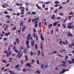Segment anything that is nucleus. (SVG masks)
<instances>
[{
	"label": "nucleus",
	"instance_id": "39448f33",
	"mask_svg": "<svg viewBox=\"0 0 74 74\" xmlns=\"http://www.w3.org/2000/svg\"><path fill=\"white\" fill-rule=\"evenodd\" d=\"M71 61L72 62H71ZM71 61L70 60L69 61V64H72V63H74V59H72L71 60Z\"/></svg>",
	"mask_w": 74,
	"mask_h": 74
},
{
	"label": "nucleus",
	"instance_id": "bb28decb",
	"mask_svg": "<svg viewBox=\"0 0 74 74\" xmlns=\"http://www.w3.org/2000/svg\"><path fill=\"white\" fill-rule=\"evenodd\" d=\"M2 62H3V63H4V62H5V63H7V61L5 60H2Z\"/></svg>",
	"mask_w": 74,
	"mask_h": 74
},
{
	"label": "nucleus",
	"instance_id": "5701e85b",
	"mask_svg": "<svg viewBox=\"0 0 74 74\" xmlns=\"http://www.w3.org/2000/svg\"><path fill=\"white\" fill-rule=\"evenodd\" d=\"M19 67V65L18 64L16 65L15 67V69H18Z\"/></svg>",
	"mask_w": 74,
	"mask_h": 74
},
{
	"label": "nucleus",
	"instance_id": "2f4dec72",
	"mask_svg": "<svg viewBox=\"0 0 74 74\" xmlns=\"http://www.w3.org/2000/svg\"><path fill=\"white\" fill-rule=\"evenodd\" d=\"M14 51L16 53H18V50H16V49H15V50H14Z\"/></svg>",
	"mask_w": 74,
	"mask_h": 74
},
{
	"label": "nucleus",
	"instance_id": "13d9d810",
	"mask_svg": "<svg viewBox=\"0 0 74 74\" xmlns=\"http://www.w3.org/2000/svg\"><path fill=\"white\" fill-rule=\"evenodd\" d=\"M59 15H62V16H63V14L60 13L59 14Z\"/></svg>",
	"mask_w": 74,
	"mask_h": 74
},
{
	"label": "nucleus",
	"instance_id": "6ab92c4d",
	"mask_svg": "<svg viewBox=\"0 0 74 74\" xmlns=\"http://www.w3.org/2000/svg\"><path fill=\"white\" fill-rule=\"evenodd\" d=\"M52 26L53 25L52 24H50L48 26L49 29H50V28H51V27H52Z\"/></svg>",
	"mask_w": 74,
	"mask_h": 74
},
{
	"label": "nucleus",
	"instance_id": "a18cd8bd",
	"mask_svg": "<svg viewBox=\"0 0 74 74\" xmlns=\"http://www.w3.org/2000/svg\"><path fill=\"white\" fill-rule=\"evenodd\" d=\"M31 56H33V53L32 52H30Z\"/></svg>",
	"mask_w": 74,
	"mask_h": 74
},
{
	"label": "nucleus",
	"instance_id": "9d476101",
	"mask_svg": "<svg viewBox=\"0 0 74 74\" xmlns=\"http://www.w3.org/2000/svg\"><path fill=\"white\" fill-rule=\"evenodd\" d=\"M66 71V69H64L62 70V71L60 73V74H63V73H64Z\"/></svg>",
	"mask_w": 74,
	"mask_h": 74
},
{
	"label": "nucleus",
	"instance_id": "412c9836",
	"mask_svg": "<svg viewBox=\"0 0 74 74\" xmlns=\"http://www.w3.org/2000/svg\"><path fill=\"white\" fill-rule=\"evenodd\" d=\"M40 53H41V52L40 50H39L38 52V56H39L40 55Z\"/></svg>",
	"mask_w": 74,
	"mask_h": 74
},
{
	"label": "nucleus",
	"instance_id": "6e6d98bb",
	"mask_svg": "<svg viewBox=\"0 0 74 74\" xmlns=\"http://www.w3.org/2000/svg\"><path fill=\"white\" fill-rule=\"evenodd\" d=\"M37 26H38V25L37 24H35V27L36 28V27H37Z\"/></svg>",
	"mask_w": 74,
	"mask_h": 74
},
{
	"label": "nucleus",
	"instance_id": "bf43d9fd",
	"mask_svg": "<svg viewBox=\"0 0 74 74\" xmlns=\"http://www.w3.org/2000/svg\"><path fill=\"white\" fill-rule=\"evenodd\" d=\"M60 17H58L56 18V19H60Z\"/></svg>",
	"mask_w": 74,
	"mask_h": 74
},
{
	"label": "nucleus",
	"instance_id": "6e6552de",
	"mask_svg": "<svg viewBox=\"0 0 74 74\" xmlns=\"http://www.w3.org/2000/svg\"><path fill=\"white\" fill-rule=\"evenodd\" d=\"M37 20H39V18H37L36 19V18L32 19V22L34 23V21H37Z\"/></svg>",
	"mask_w": 74,
	"mask_h": 74
},
{
	"label": "nucleus",
	"instance_id": "052dcab7",
	"mask_svg": "<svg viewBox=\"0 0 74 74\" xmlns=\"http://www.w3.org/2000/svg\"><path fill=\"white\" fill-rule=\"evenodd\" d=\"M37 23H38V21H36L35 22V24H37Z\"/></svg>",
	"mask_w": 74,
	"mask_h": 74
},
{
	"label": "nucleus",
	"instance_id": "338daca9",
	"mask_svg": "<svg viewBox=\"0 0 74 74\" xmlns=\"http://www.w3.org/2000/svg\"><path fill=\"white\" fill-rule=\"evenodd\" d=\"M62 6H60L59 8V10H60V9H62Z\"/></svg>",
	"mask_w": 74,
	"mask_h": 74
},
{
	"label": "nucleus",
	"instance_id": "72a5a7b5",
	"mask_svg": "<svg viewBox=\"0 0 74 74\" xmlns=\"http://www.w3.org/2000/svg\"><path fill=\"white\" fill-rule=\"evenodd\" d=\"M27 48H28V49H29L30 47V45H27Z\"/></svg>",
	"mask_w": 74,
	"mask_h": 74
},
{
	"label": "nucleus",
	"instance_id": "c85d7f7f",
	"mask_svg": "<svg viewBox=\"0 0 74 74\" xmlns=\"http://www.w3.org/2000/svg\"><path fill=\"white\" fill-rule=\"evenodd\" d=\"M73 14L74 13H73V12H71L70 13L69 15H73Z\"/></svg>",
	"mask_w": 74,
	"mask_h": 74
},
{
	"label": "nucleus",
	"instance_id": "09e8293b",
	"mask_svg": "<svg viewBox=\"0 0 74 74\" xmlns=\"http://www.w3.org/2000/svg\"><path fill=\"white\" fill-rule=\"evenodd\" d=\"M30 13H31V12L30 11H28L27 13V14H28L29 15H30Z\"/></svg>",
	"mask_w": 74,
	"mask_h": 74
},
{
	"label": "nucleus",
	"instance_id": "0eeeda50",
	"mask_svg": "<svg viewBox=\"0 0 74 74\" xmlns=\"http://www.w3.org/2000/svg\"><path fill=\"white\" fill-rule=\"evenodd\" d=\"M67 36H68V37H73V35L71 34V32H69L68 34L67 35Z\"/></svg>",
	"mask_w": 74,
	"mask_h": 74
},
{
	"label": "nucleus",
	"instance_id": "a211bd4d",
	"mask_svg": "<svg viewBox=\"0 0 74 74\" xmlns=\"http://www.w3.org/2000/svg\"><path fill=\"white\" fill-rule=\"evenodd\" d=\"M31 44L32 46V47H33V46H34V42L33 41H32L31 42Z\"/></svg>",
	"mask_w": 74,
	"mask_h": 74
},
{
	"label": "nucleus",
	"instance_id": "ea45409f",
	"mask_svg": "<svg viewBox=\"0 0 74 74\" xmlns=\"http://www.w3.org/2000/svg\"><path fill=\"white\" fill-rule=\"evenodd\" d=\"M23 72H25L26 71V69H25V68H23Z\"/></svg>",
	"mask_w": 74,
	"mask_h": 74
},
{
	"label": "nucleus",
	"instance_id": "c03bdc74",
	"mask_svg": "<svg viewBox=\"0 0 74 74\" xmlns=\"http://www.w3.org/2000/svg\"><path fill=\"white\" fill-rule=\"evenodd\" d=\"M6 17L8 18H10V16H9V15H7L6 16Z\"/></svg>",
	"mask_w": 74,
	"mask_h": 74
},
{
	"label": "nucleus",
	"instance_id": "4c0bfd02",
	"mask_svg": "<svg viewBox=\"0 0 74 74\" xmlns=\"http://www.w3.org/2000/svg\"><path fill=\"white\" fill-rule=\"evenodd\" d=\"M67 20V18H66L64 21H63V23H65L66 21Z\"/></svg>",
	"mask_w": 74,
	"mask_h": 74
},
{
	"label": "nucleus",
	"instance_id": "ddd939ff",
	"mask_svg": "<svg viewBox=\"0 0 74 74\" xmlns=\"http://www.w3.org/2000/svg\"><path fill=\"white\" fill-rule=\"evenodd\" d=\"M16 43L17 44H19V39L18 38H17L16 40Z\"/></svg>",
	"mask_w": 74,
	"mask_h": 74
},
{
	"label": "nucleus",
	"instance_id": "c756f323",
	"mask_svg": "<svg viewBox=\"0 0 74 74\" xmlns=\"http://www.w3.org/2000/svg\"><path fill=\"white\" fill-rule=\"evenodd\" d=\"M8 10L10 11H12V8H11L10 9L8 8Z\"/></svg>",
	"mask_w": 74,
	"mask_h": 74
},
{
	"label": "nucleus",
	"instance_id": "49530a36",
	"mask_svg": "<svg viewBox=\"0 0 74 74\" xmlns=\"http://www.w3.org/2000/svg\"><path fill=\"white\" fill-rule=\"evenodd\" d=\"M36 62L38 64H40V63H39V60H37Z\"/></svg>",
	"mask_w": 74,
	"mask_h": 74
},
{
	"label": "nucleus",
	"instance_id": "9b49d317",
	"mask_svg": "<svg viewBox=\"0 0 74 74\" xmlns=\"http://www.w3.org/2000/svg\"><path fill=\"white\" fill-rule=\"evenodd\" d=\"M55 15H53L51 16V18L52 19H56V17H55Z\"/></svg>",
	"mask_w": 74,
	"mask_h": 74
},
{
	"label": "nucleus",
	"instance_id": "69168bd1",
	"mask_svg": "<svg viewBox=\"0 0 74 74\" xmlns=\"http://www.w3.org/2000/svg\"><path fill=\"white\" fill-rule=\"evenodd\" d=\"M8 69H5L3 71L4 72H5V71H8Z\"/></svg>",
	"mask_w": 74,
	"mask_h": 74
},
{
	"label": "nucleus",
	"instance_id": "774afa93",
	"mask_svg": "<svg viewBox=\"0 0 74 74\" xmlns=\"http://www.w3.org/2000/svg\"><path fill=\"white\" fill-rule=\"evenodd\" d=\"M20 13H18L16 15L17 16H19V15H20Z\"/></svg>",
	"mask_w": 74,
	"mask_h": 74
},
{
	"label": "nucleus",
	"instance_id": "0e129e2a",
	"mask_svg": "<svg viewBox=\"0 0 74 74\" xmlns=\"http://www.w3.org/2000/svg\"><path fill=\"white\" fill-rule=\"evenodd\" d=\"M34 60H32V63H34Z\"/></svg>",
	"mask_w": 74,
	"mask_h": 74
},
{
	"label": "nucleus",
	"instance_id": "37998d69",
	"mask_svg": "<svg viewBox=\"0 0 74 74\" xmlns=\"http://www.w3.org/2000/svg\"><path fill=\"white\" fill-rule=\"evenodd\" d=\"M31 20H32V18H30L28 21V22H29V23H30V21H31Z\"/></svg>",
	"mask_w": 74,
	"mask_h": 74
},
{
	"label": "nucleus",
	"instance_id": "f8f14e48",
	"mask_svg": "<svg viewBox=\"0 0 74 74\" xmlns=\"http://www.w3.org/2000/svg\"><path fill=\"white\" fill-rule=\"evenodd\" d=\"M25 59L26 61H28V57L27 55L25 56Z\"/></svg>",
	"mask_w": 74,
	"mask_h": 74
},
{
	"label": "nucleus",
	"instance_id": "20e7f679",
	"mask_svg": "<svg viewBox=\"0 0 74 74\" xmlns=\"http://www.w3.org/2000/svg\"><path fill=\"white\" fill-rule=\"evenodd\" d=\"M62 63H63L64 64H62L61 65L62 66V67H66V66H67V65H66V62H65V61H62Z\"/></svg>",
	"mask_w": 74,
	"mask_h": 74
},
{
	"label": "nucleus",
	"instance_id": "f257e3e1",
	"mask_svg": "<svg viewBox=\"0 0 74 74\" xmlns=\"http://www.w3.org/2000/svg\"><path fill=\"white\" fill-rule=\"evenodd\" d=\"M20 53H21V51H19L18 54H17V55L16 56V57H17L18 58H21V56H22L23 53H21V54H20Z\"/></svg>",
	"mask_w": 74,
	"mask_h": 74
},
{
	"label": "nucleus",
	"instance_id": "4468645a",
	"mask_svg": "<svg viewBox=\"0 0 74 74\" xmlns=\"http://www.w3.org/2000/svg\"><path fill=\"white\" fill-rule=\"evenodd\" d=\"M36 6L37 7V8L38 9H39V10H41V7L39 6L38 5H36Z\"/></svg>",
	"mask_w": 74,
	"mask_h": 74
},
{
	"label": "nucleus",
	"instance_id": "1a4fd4ad",
	"mask_svg": "<svg viewBox=\"0 0 74 74\" xmlns=\"http://www.w3.org/2000/svg\"><path fill=\"white\" fill-rule=\"evenodd\" d=\"M30 63H27L26 64L25 66H29V67H31L32 65H30Z\"/></svg>",
	"mask_w": 74,
	"mask_h": 74
},
{
	"label": "nucleus",
	"instance_id": "58836bf2",
	"mask_svg": "<svg viewBox=\"0 0 74 74\" xmlns=\"http://www.w3.org/2000/svg\"><path fill=\"white\" fill-rule=\"evenodd\" d=\"M2 7H3V8H6L7 7L6 6L4 5H2Z\"/></svg>",
	"mask_w": 74,
	"mask_h": 74
},
{
	"label": "nucleus",
	"instance_id": "f03ea898",
	"mask_svg": "<svg viewBox=\"0 0 74 74\" xmlns=\"http://www.w3.org/2000/svg\"><path fill=\"white\" fill-rule=\"evenodd\" d=\"M12 53V52L10 51L9 52V54L8 53H6V57H8V56H11Z\"/></svg>",
	"mask_w": 74,
	"mask_h": 74
},
{
	"label": "nucleus",
	"instance_id": "473e14b6",
	"mask_svg": "<svg viewBox=\"0 0 74 74\" xmlns=\"http://www.w3.org/2000/svg\"><path fill=\"white\" fill-rule=\"evenodd\" d=\"M55 4H59V2L58 1H56L55 2H54Z\"/></svg>",
	"mask_w": 74,
	"mask_h": 74
},
{
	"label": "nucleus",
	"instance_id": "8fccbe9b",
	"mask_svg": "<svg viewBox=\"0 0 74 74\" xmlns=\"http://www.w3.org/2000/svg\"><path fill=\"white\" fill-rule=\"evenodd\" d=\"M33 36L35 38L36 36V34L35 33H34L33 34Z\"/></svg>",
	"mask_w": 74,
	"mask_h": 74
},
{
	"label": "nucleus",
	"instance_id": "a878e982",
	"mask_svg": "<svg viewBox=\"0 0 74 74\" xmlns=\"http://www.w3.org/2000/svg\"><path fill=\"white\" fill-rule=\"evenodd\" d=\"M32 15H36V12H32Z\"/></svg>",
	"mask_w": 74,
	"mask_h": 74
},
{
	"label": "nucleus",
	"instance_id": "aec40b11",
	"mask_svg": "<svg viewBox=\"0 0 74 74\" xmlns=\"http://www.w3.org/2000/svg\"><path fill=\"white\" fill-rule=\"evenodd\" d=\"M26 44L27 45H29V41L28 40H27L26 42Z\"/></svg>",
	"mask_w": 74,
	"mask_h": 74
},
{
	"label": "nucleus",
	"instance_id": "393cba45",
	"mask_svg": "<svg viewBox=\"0 0 74 74\" xmlns=\"http://www.w3.org/2000/svg\"><path fill=\"white\" fill-rule=\"evenodd\" d=\"M19 8H21V9H23V10H25V7L23 6H20Z\"/></svg>",
	"mask_w": 74,
	"mask_h": 74
},
{
	"label": "nucleus",
	"instance_id": "423d86ee",
	"mask_svg": "<svg viewBox=\"0 0 74 74\" xmlns=\"http://www.w3.org/2000/svg\"><path fill=\"white\" fill-rule=\"evenodd\" d=\"M68 29H71L72 28H74V26L73 25H72V26L71 25H68L67 26Z\"/></svg>",
	"mask_w": 74,
	"mask_h": 74
},
{
	"label": "nucleus",
	"instance_id": "dca6fc26",
	"mask_svg": "<svg viewBox=\"0 0 74 74\" xmlns=\"http://www.w3.org/2000/svg\"><path fill=\"white\" fill-rule=\"evenodd\" d=\"M58 23V22H55L53 24V26H56L57 25V24Z\"/></svg>",
	"mask_w": 74,
	"mask_h": 74
},
{
	"label": "nucleus",
	"instance_id": "f3484780",
	"mask_svg": "<svg viewBox=\"0 0 74 74\" xmlns=\"http://www.w3.org/2000/svg\"><path fill=\"white\" fill-rule=\"evenodd\" d=\"M40 38L43 41H44V38L42 36V35H41L40 36Z\"/></svg>",
	"mask_w": 74,
	"mask_h": 74
},
{
	"label": "nucleus",
	"instance_id": "e2e57ef3",
	"mask_svg": "<svg viewBox=\"0 0 74 74\" xmlns=\"http://www.w3.org/2000/svg\"><path fill=\"white\" fill-rule=\"evenodd\" d=\"M12 30H16V27H14V28H12Z\"/></svg>",
	"mask_w": 74,
	"mask_h": 74
},
{
	"label": "nucleus",
	"instance_id": "79ce46f5",
	"mask_svg": "<svg viewBox=\"0 0 74 74\" xmlns=\"http://www.w3.org/2000/svg\"><path fill=\"white\" fill-rule=\"evenodd\" d=\"M41 25V23L40 22L39 24V27H40Z\"/></svg>",
	"mask_w": 74,
	"mask_h": 74
},
{
	"label": "nucleus",
	"instance_id": "680f3d73",
	"mask_svg": "<svg viewBox=\"0 0 74 74\" xmlns=\"http://www.w3.org/2000/svg\"><path fill=\"white\" fill-rule=\"evenodd\" d=\"M72 45L71 44H70L69 45V47L70 48H71L72 47Z\"/></svg>",
	"mask_w": 74,
	"mask_h": 74
},
{
	"label": "nucleus",
	"instance_id": "5fc2aeb1",
	"mask_svg": "<svg viewBox=\"0 0 74 74\" xmlns=\"http://www.w3.org/2000/svg\"><path fill=\"white\" fill-rule=\"evenodd\" d=\"M58 5H60V4H59L58 5L56 4L55 5L54 7H58Z\"/></svg>",
	"mask_w": 74,
	"mask_h": 74
},
{
	"label": "nucleus",
	"instance_id": "7ed1b4c3",
	"mask_svg": "<svg viewBox=\"0 0 74 74\" xmlns=\"http://www.w3.org/2000/svg\"><path fill=\"white\" fill-rule=\"evenodd\" d=\"M30 37H31V34H29L27 35V40H29L30 39H29V38H30Z\"/></svg>",
	"mask_w": 74,
	"mask_h": 74
},
{
	"label": "nucleus",
	"instance_id": "c9c22d12",
	"mask_svg": "<svg viewBox=\"0 0 74 74\" xmlns=\"http://www.w3.org/2000/svg\"><path fill=\"white\" fill-rule=\"evenodd\" d=\"M4 13L5 14H8V12L7 11H4Z\"/></svg>",
	"mask_w": 74,
	"mask_h": 74
},
{
	"label": "nucleus",
	"instance_id": "2eb2a0df",
	"mask_svg": "<svg viewBox=\"0 0 74 74\" xmlns=\"http://www.w3.org/2000/svg\"><path fill=\"white\" fill-rule=\"evenodd\" d=\"M10 34V32H8V33H5V36H9Z\"/></svg>",
	"mask_w": 74,
	"mask_h": 74
},
{
	"label": "nucleus",
	"instance_id": "3c124183",
	"mask_svg": "<svg viewBox=\"0 0 74 74\" xmlns=\"http://www.w3.org/2000/svg\"><path fill=\"white\" fill-rule=\"evenodd\" d=\"M16 5H17V6H19L20 5V4L18 3H17L16 4Z\"/></svg>",
	"mask_w": 74,
	"mask_h": 74
},
{
	"label": "nucleus",
	"instance_id": "de8ad7c7",
	"mask_svg": "<svg viewBox=\"0 0 74 74\" xmlns=\"http://www.w3.org/2000/svg\"><path fill=\"white\" fill-rule=\"evenodd\" d=\"M33 31L34 33H36V30L34 28L33 29Z\"/></svg>",
	"mask_w": 74,
	"mask_h": 74
},
{
	"label": "nucleus",
	"instance_id": "a19ab883",
	"mask_svg": "<svg viewBox=\"0 0 74 74\" xmlns=\"http://www.w3.org/2000/svg\"><path fill=\"white\" fill-rule=\"evenodd\" d=\"M4 4L5 5H6V6H7V7H9V5L7 3H4Z\"/></svg>",
	"mask_w": 74,
	"mask_h": 74
},
{
	"label": "nucleus",
	"instance_id": "7c9ffc66",
	"mask_svg": "<svg viewBox=\"0 0 74 74\" xmlns=\"http://www.w3.org/2000/svg\"><path fill=\"white\" fill-rule=\"evenodd\" d=\"M35 47L36 49H37V44L35 45Z\"/></svg>",
	"mask_w": 74,
	"mask_h": 74
},
{
	"label": "nucleus",
	"instance_id": "4be33fe9",
	"mask_svg": "<svg viewBox=\"0 0 74 74\" xmlns=\"http://www.w3.org/2000/svg\"><path fill=\"white\" fill-rule=\"evenodd\" d=\"M9 72H10V74H15V73H13V71H12L10 70L9 71Z\"/></svg>",
	"mask_w": 74,
	"mask_h": 74
},
{
	"label": "nucleus",
	"instance_id": "603ef678",
	"mask_svg": "<svg viewBox=\"0 0 74 74\" xmlns=\"http://www.w3.org/2000/svg\"><path fill=\"white\" fill-rule=\"evenodd\" d=\"M45 4H43L42 5V8H45Z\"/></svg>",
	"mask_w": 74,
	"mask_h": 74
},
{
	"label": "nucleus",
	"instance_id": "b1692460",
	"mask_svg": "<svg viewBox=\"0 0 74 74\" xmlns=\"http://www.w3.org/2000/svg\"><path fill=\"white\" fill-rule=\"evenodd\" d=\"M62 26L63 27L64 29H66V25L62 24Z\"/></svg>",
	"mask_w": 74,
	"mask_h": 74
},
{
	"label": "nucleus",
	"instance_id": "864d4df0",
	"mask_svg": "<svg viewBox=\"0 0 74 74\" xmlns=\"http://www.w3.org/2000/svg\"><path fill=\"white\" fill-rule=\"evenodd\" d=\"M24 53H27V52L26 51V49H24V51H23Z\"/></svg>",
	"mask_w": 74,
	"mask_h": 74
},
{
	"label": "nucleus",
	"instance_id": "f704fd0d",
	"mask_svg": "<svg viewBox=\"0 0 74 74\" xmlns=\"http://www.w3.org/2000/svg\"><path fill=\"white\" fill-rule=\"evenodd\" d=\"M25 29V26H24L23 27V28L22 30V32H24V30Z\"/></svg>",
	"mask_w": 74,
	"mask_h": 74
},
{
	"label": "nucleus",
	"instance_id": "cd10ccee",
	"mask_svg": "<svg viewBox=\"0 0 74 74\" xmlns=\"http://www.w3.org/2000/svg\"><path fill=\"white\" fill-rule=\"evenodd\" d=\"M35 72L36 73H37L38 74H40V73H41L40 71H36Z\"/></svg>",
	"mask_w": 74,
	"mask_h": 74
},
{
	"label": "nucleus",
	"instance_id": "4d7b16f0",
	"mask_svg": "<svg viewBox=\"0 0 74 74\" xmlns=\"http://www.w3.org/2000/svg\"><path fill=\"white\" fill-rule=\"evenodd\" d=\"M62 43L64 45H66V44H67V43H65L64 42H63Z\"/></svg>",
	"mask_w": 74,
	"mask_h": 74
},
{
	"label": "nucleus",
	"instance_id": "e433bc0d",
	"mask_svg": "<svg viewBox=\"0 0 74 74\" xmlns=\"http://www.w3.org/2000/svg\"><path fill=\"white\" fill-rule=\"evenodd\" d=\"M41 67H40V68L41 69H42L43 68H44V64H42L41 65Z\"/></svg>",
	"mask_w": 74,
	"mask_h": 74
}]
</instances>
